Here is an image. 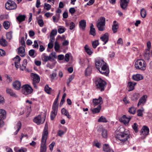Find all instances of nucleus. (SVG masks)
<instances>
[{
  "instance_id": "69168bd1",
  "label": "nucleus",
  "mask_w": 152,
  "mask_h": 152,
  "mask_svg": "<svg viewBox=\"0 0 152 152\" xmlns=\"http://www.w3.org/2000/svg\"><path fill=\"white\" fill-rule=\"evenodd\" d=\"M69 29L70 30H72L75 27V24L73 22H72L70 23Z\"/></svg>"
},
{
  "instance_id": "bf43d9fd",
  "label": "nucleus",
  "mask_w": 152,
  "mask_h": 152,
  "mask_svg": "<svg viewBox=\"0 0 152 152\" xmlns=\"http://www.w3.org/2000/svg\"><path fill=\"white\" fill-rule=\"evenodd\" d=\"M45 9L47 10H49L51 7V6L50 5L48 4H47L46 3H45Z\"/></svg>"
},
{
  "instance_id": "5fc2aeb1",
  "label": "nucleus",
  "mask_w": 152,
  "mask_h": 152,
  "mask_svg": "<svg viewBox=\"0 0 152 152\" xmlns=\"http://www.w3.org/2000/svg\"><path fill=\"white\" fill-rule=\"evenodd\" d=\"M38 23L40 27H42L44 25L43 21L42 19H39L38 21Z\"/></svg>"
},
{
  "instance_id": "2eb2a0df",
  "label": "nucleus",
  "mask_w": 152,
  "mask_h": 152,
  "mask_svg": "<svg viewBox=\"0 0 152 152\" xmlns=\"http://www.w3.org/2000/svg\"><path fill=\"white\" fill-rule=\"evenodd\" d=\"M12 85L15 89L19 90L21 88V84L20 81L18 80H16L13 83Z\"/></svg>"
},
{
  "instance_id": "680f3d73",
  "label": "nucleus",
  "mask_w": 152,
  "mask_h": 152,
  "mask_svg": "<svg viewBox=\"0 0 152 152\" xmlns=\"http://www.w3.org/2000/svg\"><path fill=\"white\" fill-rule=\"evenodd\" d=\"M5 54V52L4 50L0 49V56H4Z\"/></svg>"
},
{
  "instance_id": "8fccbe9b",
  "label": "nucleus",
  "mask_w": 152,
  "mask_h": 152,
  "mask_svg": "<svg viewBox=\"0 0 152 152\" xmlns=\"http://www.w3.org/2000/svg\"><path fill=\"white\" fill-rule=\"evenodd\" d=\"M66 28L64 27H60L58 28V32L59 34L63 33L65 31Z\"/></svg>"
},
{
  "instance_id": "412c9836",
  "label": "nucleus",
  "mask_w": 152,
  "mask_h": 152,
  "mask_svg": "<svg viewBox=\"0 0 152 152\" xmlns=\"http://www.w3.org/2000/svg\"><path fill=\"white\" fill-rule=\"evenodd\" d=\"M128 3V1H121L120 4L121 8L123 9H125L127 6Z\"/></svg>"
},
{
  "instance_id": "4468645a",
  "label": "nucleus",
  "mask_w": 152,
  "mask_h": 152,
  "mask_svg": "<svg viewBox=\"0 0 152 152\" xmlns=\"http://www.w3.org/2000/svg\"><path fill=\"white\" fill-rule=\"evenodd\" d=\"M92 102L94 106L98 105L101 106L103 103V100L101 96H99L98 99H93Z\"/></svg>"
},
{
  "instance_id": "6ab92c4d",
  "label": "nucleus",
  "mask_w": 152,
  "mask_h": 152,
  "mask_svg": "<svg viewBox=\"0 0 152 152\" xmlns=\"http://www.w3.org/2000/svg\"><path fill=\"white\" fill-rule=\"evenodd\" d=\"M144 58L148 61L150 59L151 56L150 51L148 50H145L143 54Z\"/></svg>"
},
{
  "instance_id": "4be33fe9",
  "label": "nucleus",
  "mask_w": 152,
  "mask_h": 152,
  "mask_svg": "<svg viewBox=\"0 0 152 152\" xmlns=\"http://www.w3.org/2000/svg\"><path fill=\"white\" fill-rule=\"evenodd\" d=\"M50 56L49 55L48 56H47L45 54H43L41 56V59L44 62H46L51 59Z\"/></svg>"
},
{
  "instance_id": "e433bc0d",
  "label": "nucleus",
  "mask_w": 152,
  "mask_h": 152,
  "mask_svg": "<svg viewBox=\"0 0 152 152\" xmlns=\"http://www.w3.org/2000/svg\"><path fill=\"white\" fill-rule=\"evenodd\" d=\"M140 15L142 18H144L145 17L146 15V12L145 10L144 9L142 8L141 10Z\"/></svg>"
},
{
  "instance_id": "6e6552de",
  "label": "nucleus",
  "mask_w": 152,
  "mask_h": 152,
  "mask_svg": "<svg viewBox=\"0 0 152 152\" xmlns=\"http://www.w3.org/2000/svg\"><path fill=\"white\" fill-rule=\"evenodd\" d=\"M31 76L32 81V85L35 88L37 89V84L39 83L40 80V77L37 74L33 73L31 74Z\"/></svg>"
},
{
  "instance_id": "e2e57ef3",
  "label": "nucleus",
  "mask_w": 152,
  "mask_h": 152,
  "mask_svg": "<svg viewBox=\"0 0 152 152\" xmlns=\"http://www.w3.org/2000/svg\"><path fill=\"white\" fill-rule=\"evenodd\" d=\"M27 61L26 59H24L23 61L22 66L24 68H26L27 65Z\"/></svg>"
},
{
  "instance_id": "864d4df0",
  "label": "nucleus",
  "mask_w": 152,
  "mask_h": 152,
  "mask_svg": "<svg viewBox=\"0 0 152 152\" xmlns=\"http://www.w3.org/2000/svg\"><path fill=\"white\" fill-rule=\"evenodd\" d=\"M93 145L94 146H96L97 148H99L101 147V145L100 144L97 142H96V141H95Z\"/></svg>"
},
{
  "instance_id": "ddd939ff",
  "label": "nucleus",
  "mask_w": 152,
  "mask_h": 152,
  "mask_svg": "<svg viewBox=\"0 0 152 152\" xmlns=\"http://www.w3.org/2000/svg\"><path fill=\"white\" fill-rule=\"evenodd\" d=\"M132 117L129 115H124L122 117L119 119L120 121L123 123L125 124H128L131 119Z\"/></svg>"
},
{
  "instance_id": "a211bd4d",
  "label": "nucleus",
  "mask_w": 152,
  "mask_h": 152,
  "mask_svg": "<svg viewBox=\"0 0 152 152\" xmlns=\"http://www.w3.org/2000/svg\"><path fill=\"white\" fill-rule=\"evenodd\" d=\"M147 96L146 95L143 96L139 100L137 106H138L141 104H144L146 102Z\"/></svg>"
},
{
  "instance_id": "774afa93",
  "label": "nucleus",
  "mask_w": 152,
  "mask_h": 152,
  "mask_svg": "<svg viewBox=\"0 0 152 152\" xmlns=\"http://www.w3.org/2000/svg\"><path fill=\"white\" fill-rule=\"evenodd\" d=\"M55 144V142H52L51 144H50L49 145V147L50 150L51 151H52L53 149V146H54Z\"/></svg>"
},
{
  "instance_id": "2f4dec72",
  "label": "nucleus",
  "mask_w": 152,
  "mask_h": 152,
  "mask_svg": "<svg viewBox=\"0 0 152 152\" xmlns=\"http://www.w3.org/2000/svg\"><path fill=\"white\" fill-rule=\"evenodd\" d=\"M92 71V67L88 65L87 68L85 70V75L86 76L89 75L91 73Z\"/></svg>"
},
{
  "instance_id": "f704fd0d",
  "label": "nucleus",
  "mask_w": 152,
  "mask_h": 152,
  "mask_svg": "<svg viewBox=\"0 0 152 152\" xmlns=\"http://www.w3.org/2000/svg\"><path fill=\"white\" fill-rule=\"evenodd\" d=\"M101 107V106H98L97 107L92 110L93 113H97L99 112Z\"/></svg>"
},
{
  "instance_id": "423d86ee",
  "label": "nucleus",
  "mask_w": 152,
  "mask_h": 152,
  "mask_svg": "<svg viewBox=\"0 0 152 152\" xmlns=\"http://www.w3.org/2000/svg\"><path fill=\"white\" fill-rule=\"evenodd\" d=\"M96 88L101 91H103L106 83L100 78L97 79L96 82Z\"/></svg>"
},
{
  "instance_id": "9d476101",
  "label": "nucleus",
  "mask_w": 152,
  "mask_h": 152,
  "mask_svg": "<svg viewBox=\"0 0 152 152\" xmlns=\"http://www.w3.org/2000/svg\"><path fill=\"white\" fill-rule=\"evenodd\" d=\"M15 3L12 1H8L5 4V7L7 9L12 10L17 8Z\"/></svg>"
},
{
  "instance_id": "aec40b11",
  "label": "nucleus",
  "mask_w": 152,
  "mask_h": 152,
  "mask_svg": "<svg viewBox=\"0 0 152 152\" xmlns=\"http://www.w3.org/2000/svg\"><path fill=\"white\" fill-rule=\"evenodd\" d=\"M136 83L134 82L129 81L128 83V87L129 89V91H130L134 89V86Z\"/></svg>"
},
{
  "instance_id": "4c0bfd02",
  "label": "nucleus",
  "mask_w": 152,
  "mask_h": 152,
  "mask_svg": "<svg viewBox=\"0 0 152 152\" xmlns=\"http://www.w3.org/2000/svg\"><path fill=\"white\" fill-rule=\"evenodd\" d=\"M118 28V24H113V25L112 29L114 33H115L117 32V29Z\"/></svg>"
},
{
  "instance_id": "338daca9",
  "label": "nucleus",
  "mask_w": 152,
  "mask_h": 152,
  "mask_svg": "<svg viewBox=\"0 0 152 152\" xmlns=\"http://www.w3.org/2000/svg\"><path fill=\"white\" fill-rule=\"evenodd\" d=\"M49 55L51 56L50 57L51 59L53 57H54L55 58L56 57V54L54 52H52Z\"/></svg>"
},
{
  "instance_id": "37998d69",
  "label": "nucleus",
  "mask_w": 152,
  "mask_h": 152,
  "mask_svg": "<svg viewBox=\"0 0 152 152\" xmlns=\"http://www.w3.org/2000/svg\"><path fill=\"white\" fill-rule=\"evenodd\" d=\"M3 26L5 29H7L9 28L10 23L7 21H5L3 23Z\"/></svg>"
},
{
  "instance_id": "7ed1b4c3",
  "label": "nucleus",
  "mask_w": 152,
  "mask_h": 152,
  "mask_svg": "<svg viewBox=\"0 0 152 152\" xmlns=\"http://www.w3.org/2000/svg\"><path fill=\"white\" fill-rule=\"evenodd\" d=\"M129 137V135L128 133V132L125 131L123 132H121L119 133L115 136V138L123 142L127 141Z\"/></svg>"
},
{
  "instance_id": "7c9ffc66",
  "label": "nucleus",
  "mask_w": 152,
  "mask_h": 152,
  "mask_svg": "<svg viewBox=\"0 0 152 152\" xmlns=\"http://www.w3.org/2000/svg\"><path fill=\"white\" fill-rule=\"evenodd\" d=\"M90 34L94 36H95L96 34L95 30L92 24H91V26L90 27Z\"/></svg>"
},
{
  "instance_id": "49530a36",
  "label": "nucleus",
  "mask_w": 152,
  "mask_h": 152,
  "mask_svg": "<svg viewBox=\"0 0 152 152\" xmlns=\"http://www.w3.org/2000/svg\"><path fill=\"white\" fill-rule=\"evenodd\" d=\"M136 109L134 107H132L129 109V111L131 114H134L135 113Z\"/></svg>"
},
{
  "instance_id": "c85d7f7f",
  "label": "nucleus",
  "mask_w": 152,
  "mask_h": 152,
  "mask_svg": "<svg viewBox=\"0 0 152 152\" xmlns=\"http://www.w3.org/2000/svg\"><path fill=\"white\" fill-rule=\"evenodd\" d=\"M61 112L62 114H64L65 115L67 116L68 118L70 119L71 118V117L69 115V113L65 108H62L61 110Z\"/></svg>"
},
{
  "instance_id": "dca6fc26",
  "label": "nucleus",
  "mask_w": 152,
  "mask_h": 152,
  "mask_svg": "<svg viewBox=\"0 0 152 152\" xmlns=\"http://www.w3.org/2000/svg\"><path fill=\"white\" fill-rule=\"evenodd\" d=\"M98 131L100 132H102V135L103 137L106 138L107 137V132L106 129H103L102 127L99 128L98 130Z\"/></svg>"
},
{
  "instance_id": "a18cd8bd",
  "label": "nucleus",
  "mask_w": 152,
  "mask_h": 152,
  "mask_svg": "<svg viewBox=\"0 0 152 152\" xmlns=\"http://www.w3.org/2000/svg\"><path fill=\"white\" fill-rule=\"evenodd\" d=\"M51 88L49 87L48 85H46L45 87V90L48 94H50L51 93Z\"/></svg>"
},
{
  "instance_id": "39448f33",
  "label": "nucleus",
  "mask_w": 152,
  "mask_h": 152,
  "mask_svg": "<svg viewBox=\"0 0 152 152\" xmlns=\"http://www.w3.org/2000/svg\"><path fill=\"white\" fill-rule=\"evenodd\" d=\"M134 66L137 69L144 70L146 69V63L143 59H138L135 62Z\"/></svg>"
},
{
  "instance_id": "13d9d810",
  "label": "nucleus",
  "mask_w": 152,
  "mask_h": 152,
  "mask_svg": "<svg viewBox=\"0 0 152 152\" xmlns=\"http://www.w3.org/2000/svg\"><path fill=\"white\" fill-rule=\"evenodd\" d=\"M69 12L72 14H74L76 12V10L73 7L70 8L69 10Z\"/></svg>"
},
{
  "instance_id": "72a5a7b5",
  "label": "nucleus",
  "mask_w": 152,
  "mask_h": 152,
  "mask_svg": "<svg viewBox=\"0 0 152 152\" xmlns=\"http://www.w3.org/2000/svg\"><path fill=\"white\" fill-rule=\"evenodd\" d=\"M103 151L107 152H110V150H112L110 149L109 145L108 144H105L103 146Z\"/></svg>"
},
{
  "instance_id": "ea45409f",
  "label": "nucleus",
  "mask_w": 152,
  "mask_h": 152,
  "mask_svg": "<svg viewBox=\"0 0 152 152\" xmlns=\"http://www.w3.org/2000/svg\"><path fill=\"white\" fill-rule=\"evenodd\" d=\"M98 122L106 123L107 121V120L105 117L103 116H101L98 120Z\"/></svg>"
},
{
  "instance_id": "9b49d317",
  "label": "nucleus",
  "mask_w": 152,
  "mask_h": 152,
  "mask_svg": "<svg viewBox=\"0 0 152 152\" xmlns=\"http://www.w3.org/2000/svg\"><path fill=\"white\" fill-rule=\"evenodd\" d=\"M149 132V129L147 126H143L140 131L141 138L143 139L145 138L148 134Z\"/></svg>"
},
{
  "instance_id": "3c124183",
  "label": "nucleus",
  "mask_w": 152,
  "mask_h": 152,
  "mask_svg": "<svg viewBox=\"0 0 152 152\" xmlns=\"http://www.w3.org/2000/svg\"><path fill=\"white\" fill-rule=\"evenodd\" d=\"M140 97V95L138 93H135L133 95V99L137 100V99Z\"/></svg>"
},
{
  "instance_id": "a878e982",
  "label": "nucleus",
  "mask_w": 152,
  "mask_h": 152,
  "mask_svg": "<svg viewBox=\"0 0 152 152\" xmlns=\"http://www.w3.org/2000/svg\"><path fill=\"white\" fill-rule=\"evenodd\" d=\"M86 21L85 20H82L79 22V27L80 28L84 30L85 29L86 26Z\"/></svg>"
},
{
  "instance_id": "de8ad7c7",
  "label": "nucleus",
  "mask_w": 152,
  "mask_h": 152,
  "mask_svg": "<svg viewBox=\"0 0 152 152\" xmlns=\"http://www.w3.org/2000/svg\"><path fill=\"white\" fill-rule=\"evenodd\" d=\"M60 47L58 43L56 41L55 42L54 49L56 51H58Z\"/></svg>"
},
{
  "instance_id": "20e7f679",
  "label": "nucleus",
  "mask_w": 152,
  "mask_h": 152,
  "mask_svg": "<svg viewBox=\"0 0 152 152\" xmlns=\"http://www.w3.org/2000/svg\"><path fill=\"white\" fill-rule=\"evenodd\" d=\"M59 95H58L56 99L55 100L52 106V111L50 114V118L51 120H53L57 115L58 109V99Z\"/></svg>"
},
{
  "instance_id": "1a4fd4ad",
  "label": "nucleus",
  "mask_w": 152,
  "mask_h": 152,
  "mask_svg": "<svg viewBox=\"0 0 152 152\" xmlns=\"http://www.w3.org/2000/svg\"><path fill=\"white\" fill-rule=\"evenodd\" d=\"M22 88V92L25 95L31 94L33 91L32 88L28 84L23 85Z\"/></svg>"
},
{
  "instance_id": "052dcab7",
  "label": "nucleus",
  "mask_w": 152,
  "mask_h": 152,
  "mask_svg": "<svg viewBox=\"0 0 152 152\" xmlns=\"http://www.w3.org/2000/svg\"><path fill=\"white\" fill-rule=\"evenodd\" d=\"M117 43L118 44H121L122 45L123 44L122 39L121 38H119L117 40Z\"/></svg>"
},
{
  "instance_id": "0eeeda50",
  "label": "nucleus",
  "mask_w": 152,
  "mask_h": 152,
  "mask_svg": "<svg viewBox=\"0 0 152 152\" xmlns=\"http://www.w3.org/2000/svg\"><path fill=\"white\" fill-rule=\"evenodd\" d=\"M99 21L97 23L96 26L99 31H103L105 28V18L103 17H101Z\"/></svg>"
},
{
  "instance_id": "603ef678",
  "label": "nucleus",
  "mask_w": 152,
  "mask_h": 152,
  "mask_svg": "<svg viewBox=\"0 0 152 152\" xmlns=\"http://www.w3.org/2000/svg\"><path fill=\"white\" fill-rule=\"evenodd\" d=\"M132 128L134 130L135 132H138L137 130V126L138 125L136 123H134V124L132 126Z\"/></svg>"
},
{
  "instance_id": "0e129e2a",
  "label": "nucleus",
  "mask_w": 152,
  "mask_h": 152,
  "mask_svg": "<svg viewBox=\"0 0 152 152\" xmlns=\"http://www.w3.org/2000/svg\"><path fill=\"white\" fill-rule=\"evenodd\" d=\"M33 46L34 48H38L39 45L37 41L35 40L34 41V44L33 45Z\"/></svg>"
},
{
  "instance_id": "09e8293b",
  "label": "nucleus",
  "mask_w": 152,
  "mask_h": 152,
  "mask_svg": "<svg viewBox=\"0 0 152 152\" xmlns=\"http://www.w3.org/2000/svg\"><path fill=\"white\" fill-rule=\"evenodd\" d=\"M13 60L15 61V63L18 64V63L20 62V59L18 56H17L15 57L14 58Z\"/></svg>"
},
{
  "instance_id": "4d7b16f0",
  "label": "nucleus",
  "mask_w": 152,
  "mask_h": 152,
  "mask_svg": "<svg viewBox=\"0 0 152 152\" xmlns=\"http://www.w3.org/2000/svg\"><path fill=\"white\" fill-rule=\"evenodd\" d=\"M57 33V31L56 29H53V30L50 34V35L53 36H54L56 35Z\"/></svg>"
},
{
  "instance_id": "79ce46f5",
  "label": "nucleus",
  "mask_w": 152,
  "mask_h": 152,
  "mask_svg": "<svg viewBox=\"0 0 152 152\" xmlns=\"http://www.w3.org/2000/svg\"><path fill=\"white\" fill-rule=\"evenodd\" d=\"M144 111V109L142 108L141 109H138L137 110V115L138 116L142 117L143 116V112Z\"/></svg>"
},
{
  "instance_id": "f03ea898",
  "label": "nucleus",
  "mask_w": 152,
  "mask_h": 152,
  "mask_svg": "<svg viewBox=\"0 0 152 152\" xmlns=\"http://www.w3.org/2000/svg\"><path fill=\"white\" fill-rule=\"evenodd\" d=\"M48 124L47 123H46L42 134V137L40 147V152H46L47 149L46 144V141L47 139L48 134Z\"/></svg>"
},
{
  "instance_id": "f3484780",
  "label": "nucleus",
  "mask_w": 152,
  "mask_h": 152,
  "mask_svg": "<svg viewBox=\"0 0 152 152\" xmlns=\"http://www.w3.org/2000/svg\"><path fill=\"white\" fill-rule=\"evenodd\" d=\"M100 39L104 42V45L106 44L108 40V34L107 33H105L103 36L100 37Z\"/></svg>"
},
{
  "instance_id": "5701e85b",
  "label": "nucleus",
  "mask_w": 152,
  "mask_h": 152,
  "mask_svg": "<svg viewBox=\"0 0 152 152\" xmlns=\"http://www.w3.org/2000/svg\"><path fill=\"white\" fill-rule=\"evenodd\" d=\"M21 122L20 121H18L15 127V129H17V130L14 133L15 135H16L18 133L19 131L21 128Z\"/></svg>"
},
{
  "instance_id": "f257e3e1",
  "label": "nucleus",
  "mask_w": 152,
  "mask_h": 152,
  "mask_svg": "<svg viewBox=\"0 0 152 152\" xmlns=\"http://www.w3.org/2000/svg\"><path fill=\"white\" fill-rule=\"evenodd\" d=\"M95 65L96 68L102 74L107 75L109 73V70L107 64L102 59H97Z\"/></svg>"
},
{
  "instance_id": "58836bf2",
  "label": "nucleus",
  "mask_w": 152,
  "mask_h": 152,
  "mask_svg": "<svg viewBox=\"0 0 152 152\" xmlns=\"http://www.w3.org/2000/svg\"><path fill=\"white\" fill-rule=\"evenodd\" d=\"M99 44V43L98 40H95L92 42V47L94 48H95Z\"/></svg>"
},
{
  "instance_id": "393cba45",
  "label": "nucleus",
  "mask_w": 152,
  "mask_h": 152,
  "mask_svg": "<svg viewBox=\"0 0 152 152\" xmlns=\"http://www.w3.org/2000/svg\"><path fill=\"white\" fill-rule=\"evenodd\" d=\"M18 53L22 57H23L25 55V48L23 47H20L18 50Z\"/></svg>"
},
{
  "instance_id": "b1692460",
  "label": "nucleus",
  "mask_w": 152,
  "mask_h": 152,
  "mask_svg": "<svg viewBox=\"0 0 152 152\" xmlns=\"http://www.w3.org/2000/svg\"><path fill=\"white\" fill-rule=\"evenodd\" d=\"M6 91L7 93L10 96L15 97H18L17 95L13 92L12 90L11 89L7 88Z\"/></svg>"
},
{
  "instance_id": "f8f14e48",
  "label": "nucleus",
  "mask_w": 152,
  "mask_h": 152,
  "mask_svg": "<svg viewBox=\"0 0 152 152\" xmlns=\"http://www.w3.org/2000/svg\"><path fill=\"white\" fill-rule=\"evenodd\" d=\"M46 115V113L44 114V117L43 118V121H41V116L40 115H38V116L35 117L33 121L34 122L36 123L37 125H39L40 124L43 123L45 120Z\"/></svg>"
},
{
  "instance_id": "cd10ccee",
  "label": "nucleus",
  "mask_w": 152,
  "mask_h": 152,
  "mask_svg": "<svg viewBox=\"0 0 152 152\" xmlns=\"http://www.w3.org/2000/svg\"><path fill=\"white\" fill-rule=\"evenodd\" d=\"M6 117V111L3 109H0V118L1 119H4Z\"/></svg>"
},
{
  "instance_id": "c756f323",
  "label": "nucleus",
  "mask_w": 152,
  "mask_h": 152,
  "mask_svg": "<svg viewBox=\"0 0 152 152\" xmlns=\"http://www.w3.org/2000/svg\"><path fill=\"white\" fill-rule=\"evenodd\" d=\"M26 18V16L25 15H19L17 17V19L20 23L25 20Z\"/></svg>"
},
{
  "instance_id": "a19ab883",
  "label": "nucleus",
  "mask_w": 152,
  "mask_h": 152,
  "mask_svg": "<svg viewBox=\"0 0 152 152\" xmlns=\"http://www.w3.org/2000/svg\"><path fill=\"white\" fill-rule=\"evenodd\" d=\"M57 74L56 71L53 72V73L50 75V77L51 79V81H53L56 77Z\"/></svg>"
},
{
  "instance_id": "473e14b6",
  "label": "nucleus",
  "mask_w": 152,
  "mask_h": 152,
  "mask_svg": "<svg viewBox=\"0 0 152 152\" xmlns=\"http://www.w3.org/2000/svg\"><path fill=\"white\" fill-rule=\"evenodd\" d=\"M84 49L88 55H91L93 53L92 51L88 47V46L87 45H85Z\"/></svg>"
},
{
  "instance_id": "c9c22d12",
  "label": "nucleus",
  "mask_w": 152,
  "mask_h": 152,
  "mask_svg": "<svg viewBox=\"0 0 152 152\" xmlns=\"http://www.w3.org/2000/svg\"><path fill=\"white\" fill-rule=\"evenodd\" d=\"M7 42L5 39L3 38L1 39L0 40V44L4 47L7 45Z\"/></svg>"
},
{
  "instance_id": "6e6d98bb",
  "label": "nucleus",
  "mask_w": 152,
  "mask_h": 152,
  "mask_svg": "<svg viewBox=\"0 0 152 152\" xmlns=\"http://www.w3.org/2000/svg\"><path fill=\"white\" fill-rule=\"evenodd\" d=\"M35 50L32 49L29 50V54L31 56H33L35 53Z\"/></svg>"
},
{
  "instance_id": "c03bdc74",
  "label": "nucleus",
  "mask_w": 152,
  "mask_h": 152,
  "mask_svg": "<svg viewBox=\"0 0 152 152\" xmlns=\"http://www.w3.org/2000/svg\"><path fill=\"white\" fill-rule=\"evenodd\" d=\"M12 31H10L7 33L6 34L7 38L8 40H11L12 38Z\"/></svg>"
},
{
  "instance_id": "bb28decb",
  "label": "nucleus",
  "mask_w": 152,
  "mask_h": 152,
  "mask_svg": "<svg viewBox=\"0 0 152 152\" xmlns=\"http://www.w3.org/2000/svg\"><path fill=\"white\" fill-rule=\"evenodd\" d=\"M132 79L135 81H139L143 79V77L140 74H137L133 75L132 77Z\"/></svg>"
}]
</instances>
